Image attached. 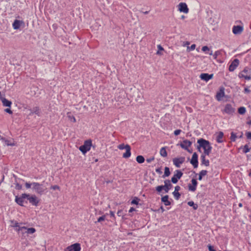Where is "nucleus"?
<instances>
[{"label": "nucleus", "mask_w": 251, "mask_h": 251, "mask_svg": "<svg viewBox=\"0 0 251 251\" xmlns=\"http://www.w3.org/2000/svg\"><path fill=\"white\" fill-rule=\"evenodd\" d=\"M36 231V230L33 227H30V228H27L26 229H25L24 230V233H27V234H33Z\"/></svg>", "instance_id": "obj_28"}, {"label": "nucleus", "mask_w": 251, "mask_h": 251, "mask_svg": "<svg viewBox=\"0 0 251 251\" xmlns=\"http://www.w3.org/2000/svg\"><path fill=\"white\" fill-rule=\"evenodd\" d=\"M235 108L231 104L227 103L225 105V108L222 110V112L228 115H232L235 112Z\"/></svg>", "instance_id": "obj_6"}, {"label": "nucleus", "mask_w": 251, "mask_h": 251, "mask_svg": "<svg viewBox=\"0 0 251 251\" xmlns=\"http://www.w3.org/2000/svg\"><path fill=\"white\" fill-rule=\"evenodd\" d=\"M131 148L129 145L126 147V151L123 155V157L125 158H129L131 156Z\"/></svg>", "instance_id": "obj_23"}, {"label": "nucleus", "mask_w": 251, "mask_h": 251, "mask_svg": "<svg viewBox=\"0 0 251 251\" xmlns=\"http://www.w3.org/2000/svg\"><path fill=\"white\" fill-rule=\"evenodd\" d=\"M68 118L69 119H70V120L73 122V123H75L76 122V119L75 118V117L73 116V115H68Z\"/></svg>", "instance_id": "obj_47"}, {"label": "nucleus", "mask_w": 251, "mask_h": 251, "mask_svg": "<svg viewBox=\"0 0 251 251\" xmlns=\"http://www.w3.org/2000/svg\"><path fill=\"white\" fill-rule=\"evenodd\" d=\"M212 146H209L207 148L204 150V155H209L210 153L211 150H212Z\"/></svg>", "instance_id": "obj_33"}, {"label": "nucleus", "mask_w": 251, "mask_h": 251, "mask_svg": "<svg viewBox=\"0 0 251 251\" xmlns=\"http://www.w3.org/2000/svg\"><path fill=\"white\" fill-rule=\"evenodd\" d=\"M110 215L111 217L115 218V214H114V212L113 211H110Z\"/></svg>", "instance_id": "obj_61"}, {"label": "nucleus", "mask_w": 251, "mask_h": 251, "mask_svg": "<svg viewBox=\"0 0 251 251\" xmlns=\"http://www.w3.org/2000/svg\"><path fill=\"white\" fill-rule=\"evenodd\" d=\"M185 161L184 157H176L173 159L174 164L177 168H179L180 164Z\"/></svg>", "instance_id": "obj_11"}, {"label": "nucleus", "mask_w": 251, "mask_h": 251, "mask_svg": "<svg viewBox=\"0 0 251 251\" xmlns=\"http://www.w3.org/2000/svg\"><path fill=\"white\" fill-rule=\"evenodd\" d=\"M169 196L165 195L161 198V201L164 203L165 206L171 205V202L169 201Z\"/></svg>", "instance_id": "obj_24"}, {"label": "nucleus", "mask_w": 251, "mask_h": 251, "mask_svg": "<svg viewBox=\"0 0 251 251\" xmlns=\"http://www.w3.org/2000/svg\"><path fill=\"white\" fill-rule=\"evenodd\" d=\"M92 145V140L89 139L84 141V144L79 147V150L84 154L90 150Z\"/></svg>", "instance_id": "obj_2"}, {"label": "nucleus", "mask_w": 251, "mask_h": 251, "mask_svg": "<svg viewBox=\"0 0 251 251\" xmlns=\"http://www.w3.org/2000/svg\"><path fill=\"white\" fill-rule=\"evenodd\" d=\"M81 250L80 244L79 243H75L70 246H68L65 250V251H80Z\"/></svg>", "instance_id": "obj_9"}, {"label": "nucleus", "mask_w": 251, "mask_h": 251, "mask_svg": "<svg viewBox=\"0 0 251 251\" xmlns=\"http://www.w3.org/2000/svg\"><path fill=\"white\" fill-rule=\"evenodd\" d=\"M187 204L189 206L193 207L194 210H197L198 208V204L195 203L193 201H189Z\"/></svg>", "instance_id": "obj_32"}, {"label": "nucleus", "mask_w": 251, "mask_h": 251, "mask_svg": "<svg viewBox=\"0 0 251 251\" xmlns=\"http://www.w3.org/2000/svg\"><path fill=\"white\" fill-rule=\"evenodd\" d=\"M201 165H204L205 166H209V161L208 159H206L205 155L201 154Z\"/></svg>", "instance_id": "obj_22"}, {"label": "nucleus", "mask_w": 251, "mask_h": 251, "mask_svg": "<svg viewBox=\"0 0 251 251\" xmlns=\"http://www.w3.org/2000/svg\"><path fill=\"white\" fill-rule=\"evenodd\" d=\"M32 185V183H30L29 182H26L25 183V187L27 188V189H29L31 187V185Z\"/></svg>", "instance_id": "obj_55"}, {"label": "nucleus", "mask_w": 251, "mask_h": 251, "mask_svg": "<svg viewBox=\"0 0 251 251\" xmlns=\"http://www.w3.org/2000/svg\"><path fill=\"white\" fill-rule=\"evenodd\" d=\"M140 199L137 197H135L133 200L131 202L132 204H136L137 205L139 203V201Z\"/></svg>", "instance_id": "obj_40"}, {"label": "nucleus", "mask_w": 251, "mask_h": 251, "mask_svg": "<svg viewBox=\"0 0 251 251\" xmlns=\"http://www.w3.org/2000/svg\"><path fill=\"white\" fill-rule=\"evenodd\" d=\"M10 223L11 224V226L13 227H18L19 226V223H18L15 220H11Z\"/></svg>", "instance_id": "obj_38"}, {"label": "nucleus", "mask_w": 251, "mask_h": 251, "mask_svg": "<svg viewBox=\"0 0 251 251\" xmlns=\"http://www.w3.org/2000/svg\"><path fill=\"white\" fill-rule=\"evenodd\" d=\"M238 113L241 115L244 114L246 112V109L245 107H240L238 109Z\"/></svg>", "instance_id": "obj_35"}, {"label": "nucleus", "mask_w": 251, "mask_h": 251, "mask_svg": "<svg viewBox=\"0 0 251 251\" xmlns=\"http://www.w3.org/2000/svg\"><path fill=\"white\" fill-rule=\"evenodd\" d=\"M197 143L199 144V145L197 146V149L200 151H201V148L204 150L207 148L208 147L211 146L209 141L203 138H200L198 139L197 141Z\"/></svg>", "instance_id": "obj_4"}, {"label": "nucleus", "mask_w": 251, "mask_h": 251, "mask_svg": "<svg viewBox=\"0 0 251 251\" xmlns=\"http://www.w3.org/2000/svg\"><path fill=\"white\" fill-rule=\"evenodd\" d=\"M136 161L140 164L143 163L145 161V158L142 155H138L136 158Z\"/></svg>", "instance_id": "obj_31"}, {"label": "nucleus", "mask_w": 251, "mask_h": 251, "mask_svg": "<svg viewBox=\"0 0 251 251\" xmlns=\"http://www.w3.org/2000/svg\"><path fill=\"white\" fill-rule=\"evenodd\" d=\"M157 48L158 49V51L156 52V54L157 55H162V53L160 52L161 50H163V48L160 45H157Z\"/></svg>", "instance_id": "obj_41"}, {"label": "nucleus", "mask_w": 251, "mask_h": 251, "mask_svg": "<svg viewBox=\"0 0 251 251\" xmlns=\"http://www.w3.org/2000/svg\"><path fill=\"white\" fill-rule=\"evenodd\" d=\"M154 160V157H150L149 158H147L146 159V161L148 163H151V161H152Z\"/></svg>", "instance_id": "obj_54"}, {"label": "nucleus", "mask_w": 251, "mask_h": 251, "mask_svg": "<svg viewBox=\"0 0 251 251\" xmlns=\"http://www.w3.org/2000/svg\"><path fill=\"white\" fill-rule=\"evenodd\" d=\"M178 10L181 12H183L184 13H187L189 12V8L186 3L184 2H180L178 5Z\"/></svg>", "instance_id": "obj_13"}, {"label": "nucleus", "mask_w": 251, "mask_h": 251, "mask_svg": "<svg viewBox=\"0 0 251 251\" xmlns=\"http://www.w3.org/2000/svg\"><path fill=\"white\" fill-rule=\"evenodd\" d=\"M192 184L188 185V189L189 191L192 192H194L196 191L197 188V186L198 185V182L197 180L195 178H193L191 180Z\"/></svg>", "instance_id": "obj_17"}, {"label": "nucleus", "mask_w": 251, "mask_h": 251, "mask_svg": "<svg viewBox=\"0 0 251 251\" xmlns=\"http://www.w3.org/2000/svg\"><path fill=\"white\" fill-rule=\"evenodd\" d=\"M136 211V209L134 207H131L130 208V209L129 210L128 212H129V213H131V212H132L133 211Z\"/></svg>", "instance_id": "obj_60"}, {"label": "nucleus", "mask_w": 251, "mask_h": 251, "mask_svg": "<svg viewBox=\"0 0 251 251\" xmlns=\"http://www.w3.org/2000/svg\"><path fill=\"white\" fill-rule=\"evenodd\" d=\"M237 137V136L236 133H235L233 132H232L231 133L230 140L231 141H232V142L235 141Z\"/></svg>", "instance_id": "obj_39"}, {"label": "nucleus", "mask_w": 251, "mask_h": 251, "mask_svg": "<svg viewBox=\"0 0 251 251\" xmlns=\"http://www.w3.org/2000/svg\"><path fill=\"white\" fill-rule=\"evenodd\" d=\"M32 185L33 189L37 194L40 195H42L46 190V188H45L43 184H40L38 182H32Z\"/></svg>", "instance_id": "obj_3"}, {"label": "nucleus", "mask_w": 251, "mask_h": 251, "mask_svg": "<svg viewBox=\"0 0 251 251\" xmlns=\"http://www.w3.org/2000/svg\"><path fill=\"white\" fill-rule=\"evenodd\" d=\"M15 228H16L15 230L19 232L20 231H21L23 233H24L25 229H26V227L25 226H19V227H15Z\"/></svg>", "instance_id": "obj_36"}, {"label": "nucleus", "mask_w": 251, "mask_h": 251, "mask_svg": "<svg viewBox=\"0 0 251 251\" xmlns=\"http://www.w3.org/2000/svg\"><path fill=\"white\" fill-rule=\"evenodd\" d=\"M239 207H242L243 206V204L242 203H239L238 204Z\"/></svg>", "instance_id": "obj_64"}, {"label": "nucleus", "mask_w": 251, "mask_h": 251, "mask_svg": "<svg viewBox=\"0 0 251 251\" xmlns=\"http://www.w3.org/2000/svg\"><path fill=\"white\" fill-rule=\"evenodd\" d=\"M247 139H251V132H247L246 133Z\"/></svg>", "instance_id": "obj_52"}, {"label": "nucleus", "mask_w": 251, "mask_h": 251, "mask_svg": "<svg viewBox=\"0 0 251 251\" xmlns=\"http://www.w3.org/2000/svg\"><path fill=\"white\" fill-rule=\"evenodd\" d=\"M208 250L209 251H216L214 249V247L213 246L210 245H208Z\"/></svg>", "instance_id": "obj_50"}, {"label": "nucleus", "mask_w": 251, "mask_h": 251, "mask_svg": "<svg viewBox=\"0 0 251 251\" xmlns=\"http://www.w3.org/2000/svg\"><path fill=\"white\" fill-rule=\"evenodd\" d=\"M127 144L125 145L124 144H120L118 146V148L120 150H124V149H126V147L127 146Z\"/></svg>", "instance_id": "obj_44"}, {"label": "nucleus", "mask_w": 251, "mask_h": 251, "mask_svg": "<svg viewBox=\"0 0 251 251\" xmlns=\"http://www.w3.org/2000/svg\"><path fill=\"white\" fill-rule=\"evenodd\" d=\"M244 91L245 93H249L251 92L250 90L247 87L245 88Z\"/></svg>", "instance_id": "obj_58"}, {"label": "nucleus", "mask_w": 251, "mask_h": 251, "mask_svg": "<svg viewBox=\"0 0 251 251\" xmlns=\"http://www.w3.org/2000/svg\"><path fill=\"white\" fill-rule=\"evenodd\" d=\"M164 188L165 193H168L169 191L173 187V185L171 184V181L169 179H167L164 181Z\"/></svg>", "instance_id": "obj_19"}, {"label": "nucleus", "mask_w": 251, "mask_h": 251, "mask_svg": "<svg viewBox=\"0 0 251 251\" xmlns=\"http://www.w3.org/2000/svg\"><path fill=\"white\" fill-rule=\"evenodd\" d=\"M50 189H52L53 190H58L59 191L60 190V187L58 185H57L51 186Z\"/></svg>", "instance_id": "obj_46"}, {"label": "nucleus", "mask_w": 251, "mask_h": 251, "mask_svg": "<svg viewBox=\"0 0 251 251\" xmlns=\"http://www.w3.org/2000/svg\"><path fill=\"white\" fill-rule=\"evenodd\" d=\"M27 197L26 199L29 201V202L33 206H37L39 202V200L34 195H30L27 194Z\"/></svg>", "instance_id": "obj_5"}, {"label": "nucleus", "mask_w": 251, "mask_h": 251, "mask_svg": "<svg viewBox=\"0 0 251 251\" xmlns=\"http://www.w3.org/2000/svg\"><path fill=\"white\" fill-rule=\"evenodd\" d=\"M30 115L35 114L39 117L41 115V110L38 106H35L33 107V108L30 109Z\"/></svg>", "instance_id": "obj_20"}, {"label": "nucleus", "mask_w": 251, "mask_h": 251, "mask_svg": "<svg viewBox=\"0 0 251 251\" xmlns=\"http://www.w3.org/2000/svg\"><path fill=\"white\" fill-rule=\"evenodd\" d=\"M166 147H162L160 150V155L164 157H165L167 156V152L166 151Z\"/></svg>", "instance_id": "obj_29"}, {"label": "nucleus", "mask_w": 251, "mask_h": 251, "mask_svg": "<svg viewBox=\"0 0 251 251\" xmlns=\"http://www.w3.org/2000/svg\"><path fill=\"white\" fill-rule=\"evenodd\" d=\"M2 104L3 106H6V107H10L11 105L12 104V102L11 101L7 100L6 99L3 98L1 100Z\"/></svg>", "instance_id": "obj_26"}, {"label": "nucleus", "mask_w": 251, "mask_h": 251, "mask_svg": "<svg viewBox=\"0 0 251 251\" xmlns=\"http://www.w3.org/2000/svg\"><path fill=\"white\" fill-rule=\"evenodd\" d=\"M196 48V45L192 44L190 47H188L187 49H189L190 50H195Z\"/></svg>", "instance_id": "obj_53"}, {"label": "nucleus", "mask_w": 251, "mask_h": 251, "mask_svg": "<svg viewBox=\"0 0 251 251\" xmlns=\"http://www.w3.org/2000/svg\"><path fill=\"white\" fill-rule=\"evenodd\" d=\"M224 136V133L222 131H220L216 138V141L218 143H221L223 142L222 138Z\"/></svg>", "instance_id": "obj_25"}, {"label": "nucleus", "mask_w": 251, "mask_h": 251, "mask_svg": "<svg viewBox=\"0 0 251 251\" xmlns=\"http://www.w3.org/2000/svg\"><path fill=\"white\" fill-rule=\"evenodd\" d=\"M122 212V210H119L117 213L118 216H121Z\"/></svg>", "instance_id": "obj_62"}, {"label": "nucleus", "mask_w": 251, "mask_h": 251, "mask_svg": "<svg viewBox=\"0 0 251 251\" xmlns=\"http://www.w3.org/2000/svg\"><path fill=\"white\" fill-rule=\"evenodd\" d=\"M155 190L158 193L161 192L162 191V190H164V185L157 186V187H156Z\"/></svg>", "instance_id": "obj_42"}, {"label": "nucleus", "mask_w": 251, "mask_h": 251, "mask_svg": "<svg viewBox=\"0 0 251 251\" xmlns=\"http://www.w3.org/2000/svg\"><path fill=\"white\" fill-rule=\"evenodd\" d=\"M225 96V88L221 87L219 92L216 94V98L217 100L220 101Z\"/></svg>", "instance_id": "obj_16"}, {"label": "nucleus", "mask_w": 251, "mask_h": 251, "mask_svg": "<svg viewBox=\"0 0 251 251\" xmlns=\"http://www.w3.org/2000/svg\"><path fill=\"white\" fill-rule=\"evenodd\" d=\"M239 59L236 58L233 60V61L231 62L229 66L228 70L230 72L234 71L237 66L239 65Z\"/></svg>", "instance_id": "obj_14"}, {"label": "nucleus", "mask_w": 251, "mask_h": 251, "mask_svg": "<svg viewBox=\"0 0 251 251\" xmlns=\"http://www.w3.org/2000/svg\"><path fill=\"white\" fill-rule=\"evenodd\" d=\"M183 143H187V146H185L184 144H180V146L181 147V148L191 153L192 150H189L188 148L192 145V142L186 139L183 140Z\"/></svg>", "instance_id": "obj_18"}, {"label": "nucleus", "mask_w": 251, "mask_h": 251, "mask_svg": "<svg viewBox=\"0 0 251 251\" xmlns=\"http://www.w3.org/2000/svg\"><path fill=\"white\" fill-rule=\"evenodd\" d=\"M181 132V130L180 129H176L174 131V134L176 136H177Z\"/></svg>", "instance_id": "obj_51"}, {"label": "nucleus", "mask_w": 251, "mask_h": 251, "mask_svg": "<svg viewBox=\"0 0 251 251\" xmlns=\"http://www.w3.org/2000/svg\"><path fill=\"white\" fill-rule=\"evenodd\" d=\"M201 50L202 51L205 52L206 53V51L209 50V49L207 46H205L202 47Z\"/></svg>", "instance_id": "obj_49"}, {"label": "nucleus", "mask_w": 251, "mask_h": 251, "mask_svg": "<svg viewBox=\"0 0 251 251\" xmlns=\"http://www.w3.org/2000/svg\"><path fill=\"white\" fill-rule=\"evenodd\" d=\"M244 30L243 25H234L232 27V32L235 35H239Z\"/></svg>", "instance_id": "obj_12"}, {"label": "nucleus", "mask_w": 251, "mask_h": 251, "mask_svg": "<svg viewBox=\"0 0 251 251\" xmlns=\"http://www.w3.org/2000/svg\"><path fill=\"white\" fill-rule=\"evenodd\" d=\"M27 197V194L26 193L22 194L20 197L16 196L15 197V201L18 205L24 206V200L26 199Z\"/></svg>", "instance_id": "obj_8"}, {"label": "nucleus", "mask_w": 251, "mask_h": 251, "mask_svg": "<svg viewBox=\"0 0 251 251\" xmlns=\"http://www.w3.org/2000/svg\"><path fill=\"white\" fill-rule=\"evenodd\" d=\"M238 76L240 78H244L246 80H251V67H246L244 70L239 74Z\"/></svg>", "instance_id": "obj_1"}, {"label": "nucleus", "mask_w": 251, "mask_h": 251, "mask_svg": "<svg viewBox=\"0 0 251 251\" xmlns=\"http://www.w3.org/2000/svg\"><path fill=\"white\" fill-rule=\"evenodd\" d=\"M15 189L16 190H20L22 189V185L21 184H20L17 182L15 183Z\"/></svg>", "instance_id": "obj_45"}, {"label": "nucleus", "mask_w": 251, "mask_h": 251, "mask_svg": "<svg viewBox=\"0 0 251 251\" xmlns=\"http://www.w3.org/2000/svg\"><path fill=\"white\" fill-rule=\"evenodd\" d=\"M223 51V50H219L216 51L214 54L213 55L214 59H217V57L222 54V52Z\"/></svg>", "instance_id": "obj_34"}, {"label": "nucleus", "mask_w": 251, "mask_h": 251, "mask_svg": "<svg viewBox=\"0 0 251 251\" xmlns=\"http://www.w3.org/2000/svg\"><path fill=\"white\" fill-rule=\"evenodd\" d=\"M250 151V148L249 147L247 144L245 145L243 148V152L244 153H247Z\"/></svg>", "instance_id": "obj_43"}, {"label": "nucleus", "mask_w": 251, "mask_h": 251, "mask_svg": "<svg viewBox=\"0 0 251 251\" xmlns=\"http://www.w3.org/2000/svg\"><path fill=\"white\" fill-rule=\"evenodd\" d=\"M155 171L157 173H158L159 174H161L162 173V172L161 171V169L159 168L156 169Z\"/></svg>", "instance_id": "obj_59"}, {"label": "nucleus", "mask_w": 251, "mask_h": 251, "mask_svg": "<svg viewBox=\"0 0 251 251\" xmlns=\"http://www.w3.org/2000/svg\"><path fill=\"white\" fill-rule=\"evenodd\" d=\"M180 189H181L180 187L178 185H177L175 187L174 191L178 192L180 190Z\"/></svg>", "instance_id": "obj_57"}, {"label": "nucleus", "mask_w": 251, "mask_h": 251, "mask_svg": "<svg viewBox=\"0 0 251 251\" xmlns=\"http://www.w3.org/2000/svg\"><path fill=\"white\" fill-rule=\"evenodd\" d=\"M176 174L173 176L171 178V182L176 184L178 182V179H179L183 176V173L179 170H177L175 171Z\"/></svg>", "instance_id": "obj_7"}, {"label": "nucleus", "mask_w": 251, "mask_h": 251, "mask_svg": "<svg viewBox=\"0 0 251 251\" xmlns=\"http://www.w3.org/2000/svg\"><path fill=\"white\" fill-rule=\"evenodd\" d=\"M207 171L206 170L201 171L199 174L198 179L199 180H201L202 178V177L205 176L207 174Z\"/></svg>", "instance_id": "obj_30"}, {"label": "nucleus", "mask_w": 251, "mask_h": 251, "mask_svg": "<svg viewBox=\"0 0 251 251\" xmlns=\"http://www.w3.org/2000/svg\"><path fill=\"white\" fill-rule=\"evenodd\" d=\"M247 123L249 125H251V120L248 121Z\"/></svg>", "instance_id": "obj_63"}, {"label": "nucleus", "mask_w": 251, "mask_h": 251, "mask_svg": "<svg viewBox=\"0 0 251 251\" xmlns=\"http://www.w3.org/2000/svg\"><path fill=\"white\" fill-rule=\"evenodd\" d=\"M171 174V172L170 171V169L168 167H165L164 169V174L162 176L163 178H165L166 177L169 176Z\"/></svg>", "instance_id": "obj_27"}, {"label": "nucleus", "mask_w": 251, "mask_h": 251, "mask_svg": "<svg viewBox=\"0 0 251 251\" xmlns=\"http://www.w3.org/2000/svg\"><path fill=\"white\" fill-rule=\"evenodd\" d=\"M22 24H24L23 21L15 20L12 24V26L14 29H18L20 27Z\"/></svg>", "instance_id": "obj_21"}, {"label": "nucleus", "mask_w": 251, "mask_h": 251, "mask_svg": "<svg viewBox=\"0 0 251 251\" xmlns=\"http://www.w3.org/2000/svg\"><path fill=\"white\" fill-rule=\"evenodd\" d=\"M191 164L193 166L194 168H196L198 166V155L196 152H194L190 160Z\"/></svg>", "instance_id": "obj_10"}, {"label": "nucleus", "mask_w": 251, "mask_h": 251, "mask_svg": "<svg viewBox=\"0 0 251 251\" xmlns=\"http://www.w3.org/2000/svg\"><path fill=\"white\" fill-rule=\"evenodd\" d=\"M173 195H174L176 200H178L180 197V194L178 192L174 191L173 192Z\"/></svg>", "instance_id": "obj_37"}, {"label": "nucleus", "mask_w": 251, "mask_h": 251, "mask_svg": "<svg viewBox=\"0 0 251 251\" xmlns=\"http://www.w3.org/2000/svg\"><path fill=\"white\" fill-rule=\"evenodd\" d=\"M4 111L10 114H12L13 113L12 111L10 108H6Z\"/></svg>", "instance_id": "obj_56"}, {"label": "nucleus", "mask_w": 251, "mask_h": 251, "mask_svg": "<svg viewBox=\"0 0 251 251\" xmlns=\"http://www.w3.org/2000/svg\"><path fill=\"white\" fill-rule=\"evenodd\" d=\"M105 215H102V216L99 217L98 219V221H97V222H101L102 221H103L105 220Z\"/></svg>", "instance_id": "obj_48"}, {"label": "nucleus", "mask_w": 251, "mask_h": 251, "mask_svg": "<svg viewBox=\"0 0 251 251\" xmlns=\"http://www.w3.org/2000/svg\"><path fill=\"white\" fill-rule=\"evenodd\" d=\"M213 74L202 73L201 74L200 77L201 80L207 82L213 77Z\"/></svg>", "instance_id": "obj_15"}]
</instances>
